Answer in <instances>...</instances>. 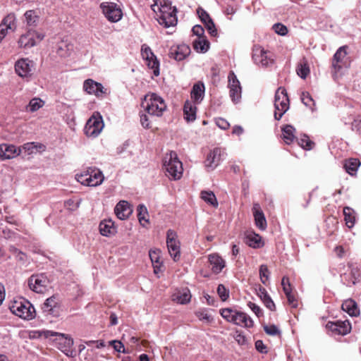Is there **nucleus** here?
I'll return each mask as SVG.
<instances>
[{
  "instance_id": "obj_1",
  "label": "nucleus",
  "mask_w": 361,
  "mask_h": 361,
  "mask_svg": "<svg viewBox=\"0 0 361 361\" xmlns=\"http://www.w3.org/2000/svg\"><path fill=\"white\" fill-rule=\"evenodd\" d=\"M8 308L13 314L25 320H31L36 316L34 306L25 298L14 300Z\"/></svg>"
},
{
  "instance_id": "obj_2",
  "label": "nucleus",
  "mask_w": 361,
  "mask_h": 361,
  "mask_svg": "<svg viewBox=\"0 0 361 361\" xmlns=\"http://www.w3.org/2000/svg\"><path fill=\"white\" fill-rule=\"evenodd\" d=\"M142 106L149 116L157 117L161 116L166 109L164 99L155 93L145 97L142 102Z\"/></svg>"
},
{
  "instance_id": "obj_3",
  "label": "nucleus",
  "mask_w": 361,
  "mask_h": 361,
  "mask_svg": "<svg viewBox=\"0 0 361 361\" xmlns=\"http://www.w3.org/2000/svg\"><path fill=\"white\" fill-rule=\"evenodd\" d=\"M164 167L169 178L178 180L183 175V164L175 152L166 154L164 159Z\"/></svg>"
},
{
  "instance_id": "obj_4",
  "label": "nucleus",
  "mask_w": 361,
  "mask_h": 361,
  "mask_svg": "<svg viewBox=\"0 0 361 361\" xmlns=\"http://www.w3.org/2000/svg\"><path fill=\"white\" fill-rule=\"evenodd\" d=\"M76 179L84 185L96 187L103 183L104 177L102 171L99 169L88 167L84 169L80 174H77Z\"/></svg>"
},
{
  "instance_id": "obj_5",
  "label": "nucleus",
  "mask_w": 361,
  "mask_h": 361,
  "mask_svg": "<svg viewBox=\"0 0 361 361\" xmlns=\"http://www.w3.org/2000/svg\"><path fill=\"white\" fill-rule=\"evenodd\" d=\"M274 118L279 121L289 109V99L285 88L280 87L275 93Z\"/></svg>"
},
{
  "instance_id": "obj_6",
  "label": "nucleus",
  "mask_w": 361,
  "mask_h": 361,
  "mask_svg": "<svg viewBox=\"0 0 361 361\" xmlns=\"http://www.w3.org/2000/svg\"><path fill=\"white\" fill-rule=\"evenodd\" d=\"M104 128V122L99 113H94L93 115L87 120L84 131L88 137H97Z\"/></svg>"
},
{
  "instance_id": "obj_7",
  "label": "nucleus",
  "mask_w": 361,
  "mask_h": 361,
  "mask_svg": "<svg viewBox=\"0 0 361 361\" xmlns=\"http://www.w3.org/2000/svg\"><path fill=\"white\" fill-rule=\"evenodd\" d=\"M44 37V35L42 33L29 29L26 33L20 37L18 44L20 48L28 49L35 46L37 42L42 41Z\"/></svg>"
},
{
  "instance_id": "obj_8",
  "label": "nucleus",
  "mask_w": 361,
  "mask_h": 361,
  "mask_svg": "<svg viewBox=\"0 0 361 361\" xmlns=\"http://www.w3.org/2000/svg\"><path fill=\"white\" fill-rule=\"evenodd\" d=\"M252 59L255 64L262 67L270 66L274 63L271 53L265 51L259 45H255L253 47Z\"/></svg>"
},
{
  "instance_id": "obj_9",
  "label": "nucleus",
  "mask_w": 361,
  "mask_h": 361,
  "mask_svg": "<svg viewBox=\"0 0 361 361\" xmlns=\"http://www.w3.org/2000/svg\"><path fill=\"white\" fill-rule=\"evenodd\" d=\"M141 55L148 68L152 70L153 74L158 76L160 73L159 61L148 45L145 44L142 45Z\"/></svg>"
},
{
  "instance_id": "obj_10",
  "label": "nucleus",
  "mask_w": 361,
  "mask_h": 361,
  "mask_svg": "<svg viewBox=\"0 0 361 361\" xmlns=\"http://www.w3.org/2000/svg\"><path fill=\"white\" fill-rule=\"evenodd\" d=\"M49 285V280L44 274L32 275L28 279L30 290L37 293H44Z\"/></svg>"
},
{
  "instance_id": "obj_11",
  "label": "nucleus",
  "mask_w": 361,
  "mask_h": 361,
  "mask_svg": "<svg viewBox=\"0 0 361 361\" xmlns=\"http://www.w3.org/2000/svg\"><path fill=\"white\" fill-rule=\"evenodd\" d=\"M102 13L106 19L112 23L119 21L122 18V11L116 4L113 2H102L99 6Z\"/></svg>"
},
{
  "instance_id": "obj_12",
  "label": "nucleus",
  "mask_w": 361,
  "mask_h": 361,
  "mask_svg": "<svg viewBox=\"0 0 361 361\" xmlns=\"http://www.w3.org/2000/svg\"><path fill=\"white\" fill-rule=\"evenodd\" d=\"M228 87L229 88V96L232 102L237 104L241 99L242 87L240 81L233 71H230L228 75Z\"/></svg>"
},
{
  "instance_id": "obj_13",
  "label": "nucleus",
  "mask_w": 361,
  "mask_h": 361,
  "mask_svg": "<svg viewBox=\"0 0 361 361\" xmlns=\"http://www.w3.org/2000/svg\"><path fill=\"white\" fill-rule=\"evenodd\" d=\"M226 153L224 149L216 147L211 151L207 156L204 161L205 167L207 171H212L217 167L221 161L224 159Z\"/></svg>"
},
{
  "instance_id": "obj_14",
  "label": "nucleus",
  "mask_w": 361,
  "mask_h": 361,
  "mask_svg": "<svg viewBox=\"0 0 361 361\" xmlns=\"http://www.w3.org/2000/svg\"><path fill=\"white\" fill-rule=\"evenodd\" d=\"M58 336L59 349L68 357H75L76 353L73 349V345L74 343L73 339L68 335H65L63 334H58Z\"/></svg>"
},
{
  "instance_id": "obj_15",
  "label": "nucleus",
  "mask_w": 361,
  "mask_h": 361,
  "mask_svg": "<svg viewBox=\"0 0 361 361\" xmlns=\"http://www.w3.org/2000/svg\"><path fill=\"white\" fill-rule=\"evenodd\" d=\"M166 245L171 257L175 262L178 261L180 257V243L176 239V233L171 230L167 231Z\"/></svg>"
},
{
  "instance_id": "obj_16",
  "label": "nucleus",
  "mask_w": 361,
  "mask_h": 361,
  "mask_svg": "<svg viewBox=\"0 0 361 361\" xmlns=\"http://www.w3.org/2000/svg\"><path fill=\"white\" fill-rule=\"evenodd\" d=\"M34 62L28 59H18L15 63L16 73L21 78L31 76Z\"/></svg>"
},
{
  "instance_id": "obj_17",
  "label": "nucleus",
  "mask_w": 361,
  "mask_h": 361,
  "mask_svg": "<svg viewBox=\"0 0 361 361\" xmlns=\"http://www.w3.org/2000/svg\"><path fill=\"white\" fill-rule=\"evenodd\" d=\"M190 54V48L185 44L173 45L170 47L168 53L169 58L180 61L184 60Z\"/></svg>"
},
{
  "instance_id": "obj_18",
  "label": "nucleus",
  "mask_w": 361,
  "mask_h": 361,
  "mask_svg": "<svg viewBox=\"0 0 361 361\" xmlns=\"http://www.w3.org/2000/svg\"><path fill=\"white\" fill-rule=\"evenodd\" d=\"M83 89L90 94H94L97 97H103L106 94V89L102 84L95 82L92 79H87L84 81Z\"/></svg>"
},
{
  "instance_id": "obj_19",
  "label": "nucleus",
  "mask_w": 361,
  "mask_h": 361,
  "mask_svg": "<svg viewBox=\"0 0 361 361\" xmlns=\"http://www.w3.org/2000/svg\"><path fill=\"white\" fill-rule=\"evenodd\" d=\"M326 327L332 332L343 336L348 334L351 330V324L348 320L337 321L336 322H329Z\"/></svg>"
},
{
  "instance_id": "obj_20",
  "label": "nucleus",
  "mask_w": 361,
  "mask_h": 361,
  "mask_svg": "<svg viewBox=\"0 0 361 361\" xmlns=\"http://www.w3.org/2000/svg\"><path fill=\"white\" fill-rule=\"evenodd\" d=\"M16 29V17L14 13H8L0 23V34L5 37L9 31L13 32Z\"/></svg>"
},
{
  "instance_id": "obj_21",
  "label": "nucleus",
  "mask_w": 361,
  "mask_h": 361,
  "mask_svg": "<svg viewBox=\"0 0 361 361\" xmlns=\"http://www.w3.org/2000/svg\"><path fill=\"white\" fill-rule=\"evenodd\" d=\"M132 212L133 209L130 204L125 200L119 201L114 208L115 214L121 220L128 219Z\"/></svg>"
},
{
  "instance_id": "obj_22",
  "label": "nucleus",
  "mask_w": 361,
  "mask_h": 361,
  "mask_svg": "<svg viewBox=\"0 0 361 361\" xmlns=\"http://www.w3.org/2000/svg\"><path fill=\"white\" fill-rule=\"evenodd\" d=\"M231 323L243 327L250 328L253 326L254 322L252 319L247 314L238 312L234 313L233 319H232Z\"/></svg>"
},
{
  "instance_id": "obj_23",
  "label": "nucleus",
  "mask_w": 361,
  "mask_h": 361,
  "mask_svg": "<svg viewBox=\"0 0 361 361\" xmlns=\"http://www.w3.org/2000/svg\"><path fill=\"white\" fill-rule=\"evenodd\" d=\"M252 210L256 226L261 231H264L267 227V224L265 216L262 211L259 204L258 203H255Z\"/></svg>"
},
{
  "instance_id": "obj_24",
  "label": "nucleus",
  "mask_w": 361,
  "mask_h": 361,
  "mask_svg": "<svg viewBox=\"0 0 361 361\" xmlns=\"http://www.w3.org/2000/svg\"><path fill=\"white\" fill-rule=\"evenodd\" d=\"M20 153V149H17L13 145L1 144L0 145V158L1 159H13Z\"/></svg>"
},
{
  "instance_id": "obj_25",
  "label": "nucleus",
  "mask_w": 361,
  "mask_h": 361,
  "mask_svg": "<svg viewBox=\"0 0 361 361\" xmlns=\"http://www.w3.org/2000/svg\"><path fill=\"white\" fill-rule=\"evenodd\" d=\"M159 23L165 27H170L177 24L176 8H174L163 16H158Z\"/></svg>"
},
{
  "instance_id": "obj_26",
  "label": "nucleus",
  "mask_w": 361,
  "mask_h": 361,
  "mask_svg": "<svg viewBox=\"0 0 361 361\" xmlns=\"http://www.w3.org/2000/svg\"><path fill=\"white\" fill-rule=\"evenodd\" d=\"M212 270L214 274H219L225 267L226 262L218 254H211L208 257Z\"/></svg>"
},
{
  "instance_id": "obj_27",
  "label": "nucleus",
  "mask_w": 361,
  "mask_h": 361,
  "mask_svg": "<svg viewBox=\"0 0 361 361\" xmlns=\"http://www.w3.org/2000/svg\"><path fill=\"white\" fill-rule=\"evenodd\" d=\"M99 232L104 236H111L116 233V228L111 219L102 221L99 226Z\"/></svg>"
},
{
  "instance_id": "obj_28",
  "label": "nucleus",
  "mask_w": 361,
  "mask_h": 361,
  "mask_svg": "<svg viewBox=\"0 0 361 361\" xmlns=\"http://www.w3.org/2000/svg\"><path fill=\"white\" fill-rule=\"evenodd\" d=\"M204 91L205 87L203 82H198L193 85L190 95L195 103L200 104L202 101Z\"/></svg>"
},
{
  "instance_id": "obj_29",
  "label": "nucleus",
  "mask_w": 361,
  "mask_h": 361,
  "mask_svg": "<svg viewBox=\"0 0 361 361\" xmlns=\"http://www.w3.org/2000/svg\"><path fill=\"white\" fill-rule=\"evenodd\" d=\"M197 107L192 102L187 100L183 106L184 118L187 122H193L196 119Z\"/></svg>"
},
{
  "instance_id": "obj_30",
  "label": "nucleus",
  "mask_w": 361,
  "mask_h": 361,
  "mask_svg": "<svg viewBox=\"0 0 361 361\" xmlns=\"http://www.w3.org/2000/svg\"><path fill=\"white\" fill-rule=\"evenodd\" d=\"M341 308L350 317H357L360 314V310L356 302L351 298L345 300L343 302Z\"/></svg>"
},
{
  "instance_id": "obj_31",
  "label": "nucleus",
  "mask_w": 361,
  "mask_h": 361,
  "mask_svg": "<svg viewBox=\"0 0 361 361\" xmlns=\"http://www.w3.org/2000/svg\"><path fill=\"white\" fill-rule=\"evenodd\" d=\"M152 10L157 13L158 16H163L166 13L176 8V7L171 6V4L165 0H159L154 5L152 6Z\"/></svg>"
},
{
  "instance_id": "obj_32",
  "label": "nucleus",
  "mask_w": 361,
  "mask_h": 361,
  "mask_svg": "<svg viewBox=\"0 0 361 361\" xmlns=\"http://www.w3.org/2000/svg\"><path fill=\"white\" fill-rule=\"evenodd\" d=\"M173 300L180 304H187L191 300V293L188 288H183L178 290V292L173 295Z\"/></svg>"
},
{
  "instance_id": "obj_33",
  "label": "nucleus",
  "mask_w": 361,
  "mask_h": 361,
  "mask_svg": "<svg viewBox=\"0 0 361 361\" xmlns=\"http://www.w3.org/2000/svg\"><path fill=\"white\" fill-rule=\"evenodd\" d=\"M343 215L346 226L349 228H353L357 220L356 212L350 207H345L343 208Z\"/></svg>"
},
{
  "instance_id": "obj_34",
  "label": "nucleus",
  "mask_w": 361,
  "mask_h": 361,
  "mask_svg": "<svg viewBox=\"0 0 361 361\" xmlns=\"http://www.w3.org/2000/svg\"><path fill=\"white\" fill-rule=\"evenodd\" d=\"M281 131L282 139L286 144L290 145L296 139L295 135V129L293 126L286 125L282 128Z\"/></svg>"
},
{
  "instance_id": "obj_35",
  "label": "nucleus",
  "mask_w": 361,
  "mask_h": 361,
  "mask_svg": "<svg viewBox=\"0 0 361 361\" xmlns=\"http://www.w3.org/2000/svg\"><path fill=\"white\" fill-rule=\"evenodd\" d=\"M360 165V162L357 159L351 158L344 161L343 168L348 174L353 176L356 173Z\"/></svg>"
},
{
  "instance_id": "obj_36",
  "label": "nucleus",
  "mask_w": 361,
  "mask_h": 361,
  "mask_svg": "<svg viewBox=\"0 0 361 361\" xmlns=\"http://www.w3.org/2000/svg\"><path fill=\"white\" fill-rule=\"evenodd\" d=\"M192 46L197 52L205 53L209 48V42L206 37L196 38L192 42Z\"/></svg>"
},
{
  "instance_id": "obj_37",
  "label": "nucleus",
  "mask_w": 361,
  "mask_h": 361,
  "mask_svg": "<svg viewBox=\"0 0 361 361\" xmlns=\"http://www.w3.org/2000/svg\"><path fill=\"white\" fill-rule=\"evenodd\" d=\"M73 49V44L65 42H61L57 46L56 52L60 56L66 57L71 54Z\"/></svg>"
},
{
  "instance_id": "obj_38",
  "label": "nucleus",
  "mask_w": 361,
  "mask_h": 361,
  "mask_svg": "<svg viewBox=\"0 0 361 361\" xmlns=\"http://www.w3.org/2000/svg\"><path fill=\"white\" fill-rule=\"evenodd\" d=\"M57 306V302L55 297H50L47 298L42 305L43 312L47 314H54V308Z\"/></svg>"
},
{
  "instance_id": "obj_39",
  "label": "nucleus",
  "mask_w": 361,
  "mask_h": 361,
  "mask_svg": "<svg viewBox=\"0 0 361 361\" xmlns=\"http://www.w3.org/2000/svg\"><path fill=\"white\" fill-rule=\"evenodd\" d=\"M44 104V102L38 97L32 98L26 106L25 109L27 112H35L42 108Z\"/></svg>"
},
{
  "instance_id": "obj_40",
  "label": "nucleus",
  "mask_w": 361,
  "mask_h": 361,
  "mask_svg": "<svg viewBox=\"0 0 361 361\" xmlns=\"http://www.w3.org/2000/svg\"><path fill=\"white\" fill-rule=\"evenodd\" d=\"M346 51L345 49V47H340L336 52L334 55L332 66L335 69L340 70L341 66L338 65V63L341 62L343 59L346 56Z\"/></svg>"
},
{
  "instance_id": "obj_41",
  "label": "nucleus",
  "mask_w": 361,
  "mask_h": 361,
  "mask_svg": "<svg viewBox=\"0 0 361 361\" xmlns=\"http://www.w3.org/2000/svg\"><path fill=\"white\" fill-rule=\"evenodd\" d=\"M201 198L207 203L214 206L217 207L218 202L216 197L214 193L212 191H202L201 192Z\"/></svg>"
},
{
  "instance_id": "obj_42",
  "label": "nucleus",
  "mask_w": 361,
  "mask_h": 361,
  "mask_svg": "<svg viewBox=\"0 0 361 361\" xmlns=\"http://www.w3.org/2000/svg\"><path fill=\"white\" fill-rule=\"evenodd\" d=\"M247 244L252 247H260L262 246L261 236L258 234H248L246 236Z\"/></svg>"
},
{
  "instance_id": "obj_43",
  "label": "nucleus",
  "mask_w": 361,
  "mask_h": 361,
  "mask_svg": "<svg viewBox=\"0 0 361 361\" xmlns=\"http://www.w3.org/2000/svg\"><path fill=\"white\" fill-rule=\"evenodd\" d=\"M298 145L304 149L310 150L313 148L314 143L309 138L307 135H302L297 139Z\"/></svg>"
},
{
  "instance_id": "obj_44",
  "label": "nucleus",
  "mask_w": 361,
  "mask_h": 361,
  "mask_svg": "<svg viewBox=\"0 0 361 361\" xmlns=\"http://www.w3.org/2000/svg\"><path fill=\"white\" fill-rule=\"evenodd\" d=\"M137 218L140 221V223L145 226V224L142 223V221H145V223H148V219L147 217L148 216V212L147 207L141 204L137 206Z\"/></svg>"
},
{
  "instance_id": "obj_45",
  "label": "nucleus",
  "mask_w": 361,
  "mask_h": 361,
  "mask_svg": "<svg viewBox=\"0 0 361 361\" xmlns=\"http://www.w3.org/2000/svg\"><path fill=\"white\" fill-rule=\"evenodd\" d=\"M25 20L27 25L30 27L36 26L38 20V16L35 14V11L29 10L27 11L25 14Z\"/></svg>"
},
{
  "instance_id": "obj_46",
  "label": "nucleus",
  "mask_w": 361,
  "mask_h": 361,
  "mask_svg": "<svg viewBox=\"0 0 361 361\" xmlns=\"http://www.w3.org/2000/svg\"><path fill=\"white\" fill-rule=\"evenodd\" d=\"M270 271L265 264H262L259 267V278L261 282L267 286L269 279Z\"/></svg>"
},
{
  "instance_id": "obj_47",
  "label": "nucleus",
  "mask_w": 361,
  "mask_h": 361,
  "mask_svg": "<svg viewBox=\"0 0 361 361\" xmlns=\"http://www.w3.org/2000/svg\"><path fill=\"white\" fill-rule=\"evenodd\" d=\"M296 71L297 74L302 79H305L310 73V68L306 62L300 63Z\"/></svg>"
},
{
  "instance_id": "obj_48",
  "label": "nucleus",
  "mask_w": 361,
  "mask_h": 361,
  "mask_svg": "<svg viewBox=\"0 0 361 361\" xmlns=\"http://www.w3.org/2000/svg\"><path fill=\"white\" fill-rule=\"evenodd\" d=\"M217 293L222 301H226L229 297V290L223 284L218 286Z\"/></svg>"
},
{
  "instance_id": "obj_49",
  "label": "nucleus",
  "mask_w": 361,
  "mask_h": 361,
  "mask_svg": "<svg viewBox=\"0 0 361 361\" xmlns=\"http://www.w3.org/2000/svg\"><path fill=\"white\" fill-rule=\"evenodd\" d=\"M301 101L306 106L311 108L312 105H314V101L312 96L307 92H303L301 94Z\"/></svg>"
},
{
  "instance_id": "obj_50",
  "label": "nucleus",
  "mask_w": 361,
  "mask_h": 361,
  "mask_svg": "<svg viewBox=\"0 0 361 361\" xmlns=\"http://www.w3.org/2000/svg\"><path fill=\"white\" fill-rule=\"evenodd\" d=\"M264 331L265 333L270 336H276L280 334L281 331L279 328L274 325H264L263 326Z\"/></svg>"
},
{
  "instance_id": "obj_51",
  "label": "nucleus",
  "mask_w": 361,
  "mask_h": 361,
  "mask_svg": "<svg viewBox=\"0 0 361 361\" xmlns=\"http://www.w3.org/2000/svg\"><path fill=\"white\" fill-rule=\"evenodd\" d=\"M235 312L236 310H234L233 309L225 308L221 310V315L227 322H231L232 321V319H233V315Z\"/></svg>"
},
{
  "instance_id": "obj_52",
  "label": "nucleus",
  "mask_w": 361,
  "mask_h": 361,
  "mask_svg": "<svg viewBox=\"0 0 361 361\" xmlns=\"http://www.w3.org/2000/svg\"><path fill=\"white\" fill-rule=\"evenodd\" d=\"M23 148L28 154H32L35 151H37L38 148H41V145L35 142H27L23 145Z\"/></svg>"
},
{
  "instance_id": "obj_53",
  "label": "nucleus",
  "mask_w": 361,
  "mask_h": 361,
  "mask_svg": "<svg viewBox=\"0 0 361 361\" xmlns=\"http://www.w3.org/2000/svg\"><path fill=\"white\" fill-rule=\"evenodd\" d=\"M196 316L200 320L206 321L208 323L212 322V317L207 313L206 310H200L195 312Z\"/></svg>"
},
{
  "instance_id": "obj_54",
  "label": "nucleus",
  "mask_w": 361,
  "mask_h": 361,
  "mask_svg": "<svg viewBox=\"0 0 361 361\" xmlns=\"http://www.w3.org/2000/svg\"><path fill=\"white\" fill-rule=\"evenodd\" d=\"M204 25L211 36L215 37L217 35V30L212 19H209V20L204 23Z\"/></svg>"
},
{
  "instance_id": "obj_55",
  "label": "nucleus",
  "mask_w": 361,
  "mask_h": 361,
  "mask_svg": "<svg viewBox=\"0 0 361 361\" xmlns=\"http://www.w3.org/2000/svg\"><path fill=\"white\" fill-rule=\"evenodd\" d=\"M109 344L112 345V347L116 352L126 353L124 345L123 344L122 342L114 340L110 341Z\"/></svg>"
},
{
  "instance_id": "obj_56",
  "label": "nucleus",
  "mask_w": 361,
  "mask_h": 361,
  "mask_svg": "<svg viewBox=\"0 0 361 361\" xmlns=\"http://www.w3.org/2000/svg\"><path fill=\"white\" fill-rule=\"evenodd\" d=\"M274 30L276 33L281 36H284L287 34V27L281 23H276L274 25Z\"/></svg>"
},
{
  "instance_id": "obj_57",
  "label": "nucleus",
  "mask_w": 361,
  "mask_h": 361,
  "mask_svg": "<svg viewBox=\"0 0 361 361\" xmlns=\"http://www.w3.org/2000/svg\"><path fill=\"white\" fill-rule=\"evenodd\" d=\"M248 307L252 310V311L256 314L257 317H260L263 316V312L262 310L260 308L259 306L256 305L255 303H253L252 302H249L247 303Z\"/></svg>"
},
{
  "instance_id": "obj_58",
  "label": "nucleus",
  "mask_w": 361,
  "mask_h": 361,
  "mask_svg": "<svg viewBox=\"0 0 361 361\" xmlns=\"http://www.w3.org/2000/svg\"><path fill=\"white\" fill-rule=\"evenodd\" d=\"M192 32L195 35L197 36V38L205 37V36L204 35V30L203 27L200 25H196L193 26V27L192 28Z\"/></svg>"
},
{
  "instance_id": "obj_59",
  "label": "nucleus",
  "mask_w": 361,
  "mask_h": 361,
  "mask_svg": "<svg viewBox=\"0 0 361 361\" xmlns=\"http://www.w3.org/2000/svg\"><path fill=\"white\" fill-rule=\"evenodd\" d=\"M197 14L199 16V18H200L201 21L204 23L209 20V19H212L209 16V15L202 8H199L197 11Z\"/></svg>"
},
{
  "instance_id": "obj_60",
  "label": "nucleus",
  "mask_w": 361,
  "mask_h": 361,
  "mask_svg": "<svg viewBox=\"0 0 361 361\" xmlns=\"http://www.w3.org/2000/svg\"><path fill=\"white\" fill-rule=\"evenodd\" d=\"M281 286H283V290L285 294L291 293V287L288 278L285 276L283 277Z\"/></svg>"
},
{
  "instance_id": "obj_61",
  "label": "nucleus",
  "mask_w": 361,
  "mask_h": 361,
  "mask_svg": "<svg viewBox=\"0 0 361 361\" xmlns=\"http://www.w3.org/2000/svg\"><path fill=\"white\" fill-rule=\"evenodd\" d=\"M140 123L145 128H150V121L149 116L145 114H140Z\"/></svg>"
},
{
  "instance_id": "obj_62",
  "label": "nucleus",
  "mask_w": 361,
  "mask_h": 361,
  "mask_svg": "<svg viewBox=\"0 0 361 361\" xmlns=\"http://www.w3.org/2000/svg\"><path fill=\"white\" fill-rule=\"evenodd\" d=\"M216 126L220 128L221 129L226 130L228 128L230 124L229 123L222 118H219L216 120Z\"/></svg>"
},
{
  "instance_id": "obj_63",
  "label": "nucleus",
  "mask_w": 361,
  "mask_h": 361,
  "mask_svg": "<svg viewBox=\"0 0 361 361\" xmlns=\"http://www.w3.org/2000/svg\"><path fill=\"white\" fill-rule=\"evenodd\" d=\"M264 305L271 311H274L276 309L275 304L270 296L262 300Z\"/></svg>"
},
{
  "instance_id": "obj_64",
  "label": "nucleus",
  "mask_w": 361,
  "mask_h": 361,
  "mask_svg": "<svg viewBox=\"0 0 361 361\" xmlns=\"http://www.w3.org/2000/svg\"><path fill=\"white\" fill-rule=\"evenodd\" d=\"M352 128L361 135V119H356L352 123Z\"/></svg>"
}]
</instances>
